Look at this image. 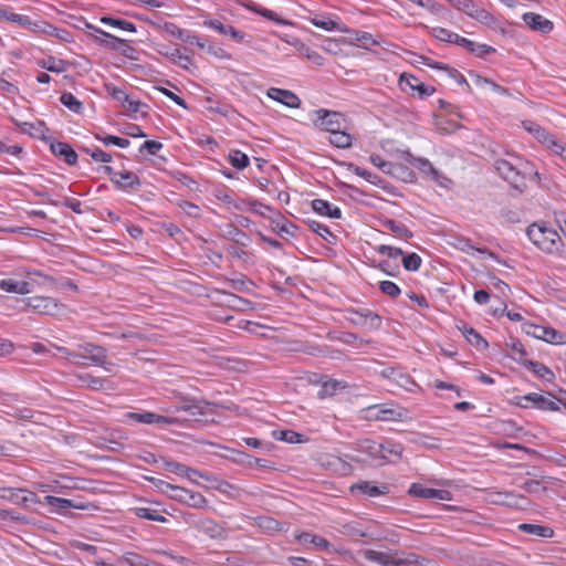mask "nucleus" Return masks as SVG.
<instances>
[{"label": "nucleus", "instance_id": "f257e3e1", "mask_svg": "<svg viewBox=\"0 0 566 566\" xmlns=\"http://www.w3.org/2000/svg\"><path fill=\"white\" fill-rule=\"evenodd\" d=\"M55 348L65 355V359L80 367L87 366H105L107 361V354L105 348L94 345L92 343H85L77 345L76 350H71L66 347L55 346Z\"/></svg>", "mask_w": 566, "mask_h": 566}, {"label": "nucleus", "instance_id": "f03ea898", "mask_svg": "<svg viewBox=\"0 0 566 566\" xmlns=\"http://www.w3.org/2000/svg\"><path fill=\"white\" fill-rule=\"evenodd\" d=\"M526 234L538 249L546 253H559L563 249V242L557 231L546 227L545 223L535 222L531 224Z\"/></svg>", "mask_w": 566, "mask_h": 566}, {"label": "nucleus", "instance_id": "7ed1b4c3", "mask_svg": "<svg viewBox=\"0 0 566 566\" xmlns=\"http://www.w3.org/2000/svg\"><path fill=\"white\" fill-rule=\"evenodd\" d=\"M522 127L531 135H533L541 144L549 148L554 154L564 156V153H566V146L558 143L552 134H549L537 123L532 120H524L522 122Z\"/></svg>", "mask_w": 566, "mask_h": 566}, {"label": "nucleus", "instance_id": "20e7f679", "mask_svg": "<svg viewBox=\"0 0 566 566\" xmlns=\"http://www.w3.org/2000/svg\"><path fill=\"white\" fill-rule=\"evenodd\" d=\"M409 164L419 169L421 174L442 188H449L451 180L436 169L427 158L409 156Z\"/></svg>", "mask_w": 566, "mask_h": 566}, {"label": "nucleus", "instance_id": "39448f33", "mask_svg": "<svg viewBox=\"0 0 566 566\" xmlns=\"http://www.w3.org/2000/svg\"><path fill=\"white\" fill-rule=\"evenodd\" d=\"M449 2L454 9L464 12L482 23L488 24L493 20V17L473 0H449Z\"/></svg>", "mask_w": 566, "mask_h": 566}, {"label": "nucleus", "instance_id": "423d86ee", "mask_svg": "<svg viewBox=\"0 0 566 566\" xmlns=\"http://www.w3.org/2000/svg\"><path fill=\"white\" fill-rule=\"evenodd\" d=\"M166 486L172 491L171 497L175 500L184 502L185 504L196 509L207 506L208 501L201 493L189 491L180 486H174L168 483Z\"/></svg>", "mask_w": 566, "mask_h": 566}, {"label": "nucleus", "instance_id": "0eeeda50", "mask_svg": "<svg viewBox=\"0 0 566 566\" xmlns=\"http://www.w3.org/2000/svg\"><path fill=\"white\" fill-rule=\"evenodd\" d=\"M521 407H528V403H532L535 408L539 410H549V411H557L558 406L557 402L554 400V397L551 395L543 396L537 392H530L527 395H524L518 398L517 402Z\"/></svg>", "mask_w": 566, "mask_h": 566}, {"label": "nucleus", "instance_id": "6e6552de", "mask_svg": "<svg viewBox=\"0 0 566 566\" xmlns=\"http://www.w3.org/2000/svg\"><path fill=\"white\" fill-rule=\"evenodd\" d=\"M526 334L555 345L566 343L563 333L547 326L531 324L526 328Z\"/></svg>", "mask_w": 566, "mask_h": 566}, {"label": "nucleus", "instance_id": "1a4fd4ad", "mask_svg": "<svg viewBox=\"0 0 566 566\" xmlns=\"http://www.w3.org/2000/svg\"><path fill=\"white\" fill-rule=\"evenodd\" d=\"M349 321L359 326H369L371 328H380L381 326V317L368 310V308H357L349 311Z\"/></svg>", "mask_w": 566, "mask_h": 566}, {"label": "nucleus", "instance_id": "9d476101", "mask_svg": "<svg viewBox=\"0 0 566 566\" xmlns=\"http://www.w3.org/2000/svg\"><path fill=\"white\" fill-rule=\"evenodd\" d=\"M315 126L326 132L333 133L342 127V115L337 112L318 109L315 112Z\"/></svg>", "mask_w": 566, "mask_h": 566}, {"label": "nucleus", "instance_id": "9b49d317", "mask_svg": "<svg viewBox=\"0 0 566 566\" xmlns=\"http://www.w3.org/2000/svg\"><path fill=\"white\" fill-rule=\"evenodd\" d=\"M125 419L127 421H134L137 423H145V424H153V423H159V424H174L176 423V420L174 418L160 416L150 411H144V412H126L124 415Z\"/></svg>", "mask_w": 566, "mask_h": 566}, {"label": "nucleus", "instance_id": "f8f14e48", "mask_svg": "<svg viewBox=\"0 0 566 566\" xmlns=\"http://www.w3.org/2000/svg\"><path fill=\"white\" fill-rule=\"evenodd\" d=\"M191 525L211 538L221 539L226 537L224 528L212 518L198 517L191 522Z\"/></svg>", "mask_w": 566, "mask_h": 566}, {"label": "nucleus", "instance_id": "ddd939ff", "mask_svg": "<svg viewBox=\"0 0 566 566\" xmlns=\"http://www.w3.org/2000/svg\"><path fill=\"white\" fill-rule=\"evenodd\" d=\"M202 24L209 29H212L220 33L221 35L229 36L233 41L240 43L244 40L245 34L239 30H237L231 24H224L218 19H206Z\"/></svg>", "mask_w": 566, "mask_h": 566}, {"label": "nucleus", "instance_id": "4468645a", "mask_svg": "<svg viewBox=\"0 0 566 566\" xmlns=\"http://www.w3.org/2000/svg\"><path fill=\"white\" fill-rule=\"evenodd\" d=\"M266 96L277 103H281L290 108H298L301 106L300 97L289 90L270 87Z\"/></svg>", "mask_w": 566, "mask_h": 566}, {"label": "nucleus", "instance_id": "2eb2a0df", "mask_svg": "<svg viewBox=\"0 0 566 566\" xmlns=\"http://www.w3.org/2000/svg\"><path fill=\"white\" fill-rule=\"evenodd\" d=\"M27 306L33 312L45 315L55 314L59 305L57 302L49 296H34L28 300Z\"/></svg>", "mask_w": 566, "mask_h": 566}, {"label": "nucleus", "instance_id": "dca6fc26", "mask_svg": "<svg viewBox=\"0 0 566 566\" xmlns=\"http://www.w3.org/2000/svg\"><path fill=\"white\" fill-rule=\"evenodd\" d=\"M48 142L50 143L51 151L55 156L63 158L67 165L76 164L77 154L69 144L63 143V142H56V140L52 139L51 137L48 139Z\"/></svg>", "mask_w": 566, "mask_h": 566}, {"label": "nucleus", "instance_id": "f3484780", "mask_svg": "<svg viewBox=\"0 0 566 566\" xmlns=\"http://www.w3.org/2000/svg\"><path fill=\"white\" fill-rule=\"evenodd\" d=\"M495 169L497 172L513 186H517L520 180V170L513 163L506 159L495 160Z\"/></svg>", "mask_w": 566, "mask_h": 566}, {"label": "nucleus", "instance_id": "a211bd4d", "mask_svg": "<svg viewBox=\"0 0 566 566\" xmlns=\"http://www.w3.org/2000/svg\"><path fill=\"white\" fill-rule=\"evenodd\" d=\"M523 21L532 30L539 31L542 33H548L553 30V22L538 13H534V12L524 13Z\"/></svg>", "mask_w": 566, "mask_h": 566}, {"label": "nucleus", "instance_id": "6ab92c4d", "mask_svg": "<svg viewBox=\"0 0 566 566\" xmlns=\"http://www.w3.org/2000/svg\"><path fill=\"white\" fill-rule=\"evenodd\" d=\"M358 450L366 453L373 461L386 460L387 455L384 453L382 443H377L373 440H361L358 443Z\"/></svg>", "mask_w": 566, "mask_h": 566}, {"label": "nucleus", "instance_id": "aec40b11", "mask_svg": "<svg viewBox=\"0 0 566 566\" xmlns=\"http://www.w3.org/2000/svg\"><path fill=\"white\" fill-rule=\"evenodd\" d=\"M113 182L120 189H133L140 185L138 176L133 171H118L113 176Z\"/></svg>", "mask_w": 566, "mask_h": 566}, {"label": "nucleus", "instance_id": "412c9836", "mask_svg": "<svg viewBox=\"0 0 566 566\" xmlns=\"http://www.w3.org/2000/svg\"><path fill=\"white\" fill-rule=\"evenodd\" d=\"M312 209L324 217H328L332 219H339L342 217V211L338 207H333L328 201L324 199H314L311 202Z\"/></svg>", "mask_w": 566, "mask_h": 566}, {"label": "nucleus", "instance_id": "4be33fe9", "mask_svg": "<svg viewBox=\"0 0 566 566\" xmlns=\"http://www.w3.org/2000/svg\"><path fill=\"white\" fill-rule=\"evenodd\" d=\"M18 126L21 128V130L23 133L29 134L32 137L43 139L46 142L50 138L46 136V134L49 133V128L41 120H36L34 123H29V122L18 123Z\"/></svg>", "mask_w": 566, "mask_h": 566}, {"label": "nucleus", "instance_id": "5701e85b", "mask_svg": "<svg viewBox=\"0 0 566 566\" xmlns=\"http://www.w3.org/2000/svg\"><path fill=\"white\" fill-rule=\"evenodd\" d=\"M184 403L176 407L177 411L188 412L190 416H203L206 415V407L209 405L203 400H193L182 397Z\"/></svg>", "mask_w": 566, "mask_h": 566}, {"label": "nucleus", "instance_id": "b1692460", "mask_svg": "<svg viewBox=\"0 0 566 566\" xmlns=\"http://www.w3.org/2000/svg\"><path fill=\"white\" fill-rule=\"evenodd\" d=\"M395 551L380 552L375 549H365L361 555L369 562L377 563L381 566H391Z\"/></svg>", "mask_w": 566, "mask_h": 566}, {"label": "nucleus", "instance_id": "393cba45", "mask_svg": "<svg viewBox=\"0 0 566 566\" xmlns=\"http://www.w3.org/2000/svg\"><path fill=\"white\" fill-rule=\"evenodd\" d=\"M0 289L8 293L29 294L32 292L31 284L25 281L6 279L0 281Z\"/></svg>", "mask_w": 566, "mask_h": 566}, {"label": "nucleus", "instance_id": "a878e982", "mask_svg": "<svg viewBox=\"0 0 566 566\" xmlns=\"http://www.w3.org/2000/svg\"><path fill=\"white\" fill-rule=\"evenodd\" d=\"M378 418L384 421H402L408 418V410L403 407H379Z\"/></svg>", "mask_w": 566, "mask_h": 566}, {"label": "nucleus", "instance_id": "bb28decb", "mask_svg": "<svg viewBox=\"0 0 566 566\" xmlns=\"http://www.w3.org/2000/svg\"><path fill=\"white\" fill-rule=\"evenodd\" d=\"M454 248H457L458 250L467 253V254H473L474 252H479L481 254H486L489 255L490 258H494V253L491 252L490 250H488L486 248H475L471 240L467 239V238H457L454 243H453Z\"/></svg>", "mask_w": 566, "mask_h": 566}, {"label": "nucleus", "instance_id": "cd10ccee", "mask_svg": "<svg viewBox=\"0 0 566 566\" xmlns=\"http://www.w3.org/2000/svg\"><path fill=\"white\" fill-rule=\"evenodd\" d=\"M521 532L532 534L543 538H549L554 535L553 528L538 524L523 523L517 526Z\"/></svg>", "mask_w": 566, "mask_h": 566}, {"label": "nucleus", "instance_id": "c85d7f7f", "mask_svg": "<svg viewBox=\"0 0 566 566\" xmlns=\"http://www.w3.org/2000/svg\"><path fill=\"white\" fill-rule=\"evenodd\" d=\"M460 331L471 345L479 349L488 348V342L474 328L463 325Z\"/></svg>", "mask_w": 566, "mask_h": 566}, {"label": "nucleus", "instance_id": "c756f323", "mask_svg": "<svg viewBox=\"0 0 566 566\" xmlns=\"http://www.w3.org/2000/svg\"><path fill=\"white\" fill-rule=\"evenodd\" d=\"M120 560H123L128 566H161L160 564L133 552L124 553L120 557Z\"/></svg>", "mask_w": 566, "mask_h": 566}, {"label": "nucleus", "instance_id": "7c9ffc66", "mask_svg": "<svg viewBox=\"0 0 566 566\" xmlns=\"http://www.w3.org/2000/svg\"><path fill=\"white\" fill-rule=\"evenodd\" d=\"M392 384L396 385L397 387L402 388L410 392H415L419 388V386L411 378V376L401 369L399 370L397 376L394 378Z\"/></svg>", "mask_w": 566, "mask_h": 566}, {"label": "nucleus", "instance_id": "2f4dec72", "mask_svg": "<svg viewBox=\"0 0 566 566\" xmlns=\"http://www.w3.org/2000/svg\"><path fill=\"white\" fill-rule=\"evenodd\" d=\"M164 30L167 33H169L170 35L178 38L179 40H181L185 43H192V40L195 39L193 33H191L190 31L180 29L179 27H177L175 23H171V22L165 23Z\"/></svg>", "mask_w": 566, "mask_h": 566}, {"label": "nucleus", "instance_id": "473e14b6", "mask_svg": "<svg viewBox=\"0 0 566 566\" xmlns=\"http://www.w3.org/2000/svg\"><path fill=\"white\" fill-rule=\"evenodd\" d=\"M77 379L82 382V386L94 390L106 389L107 380L101 377H95L90 374H82L77 376Z\"/></svg>", "mask_w": 566, "mask_h": 566}, {"label": "nucleus", "instance_id": "72a5a7b5", "mask_svg": "<svg viewBox=\"0 0 566 566\" xmlns=\"http://www.w3.org/2000/svg\"><path fill=\"white\" fill-rule=\"evenodd\" d=\"M247 8L249 10L269 19V20H272V21L279 23V24H283V25L291 24L290 21L280 18L274 11L263 8L259 4L252 3V4L247 6Z\"/></svg>", "mask_w": 566, "mask_h": 566}, {"label": "nucleus", "instance_id": "f704fd0d", "mask_svg": "<svg viewBox=\"0 0 566 566\" xmlns=\"http://www.w3.org/2000/svg\"><path fill=\"white\" fill-rule=\"evenodd\" d=\"M329 143L338 148H348L353 144L352 135L337 129L329 135Z\"/></svg>", "mask_w": 566, "mask_h": 566}, {"label": "nucleus", "instance_id": "c9c22d12", "mask_svg": "<svg viewBox=\"0 0 566 566\" xmlns=\"http://www.w3.org/2000/svg\"><path fill=\"white\" fill-rule=\"evenodd\" d=\"M355 489L359 490L361 493L367 494L368 496L371 497L386 494L388 490L386 485L377 486L367 481L358 483L355 486H352V490Z\"/></svg>", "mask_w": 566, "mask_h": 566}, {"label": "nucleus", "instance_id": "e433bc0d", "mask_svg": "<svg viewBox=\"0 0 566 566\" xmlns=\"http://www.w3.org/2000/svg\"><path fill=\"white\" fill-rule=\"evenodd\" d=\"M384 227L394 232L400 239L407 240L412 238V232L401 222H397L395 220H386L384 222Z\"/></svg>", "mask_w": 566, "mask_h": 566}, {"label": "nucleus", "instance_id": "4c0bfd02", "mask_svg": "<svg viewBox=\"0 0 566 566\" xmlns=\"http://www.w3.org/2000/svg\"><path fill=\"white\" fill-rule=\"evenodd\" d=\"M295 538L302 544L311 543L319 548H327L329 546V543L326 538L313 535L311 533L295 534Z\"/></svg>", "mask_w": 566, "mask_h": 566}, {"label": "nucleus", "instance_id": "58836bf2", "mask_svg": "<svg viewBox=\"0 0 566 566\" xmlns=\"http://www.w3.org/2000/svg\"><path fill=\"white\" fill-rule=\"evenodd\" d=\"M345 387H346V384L344 381L336 380V379H327L322 384V387L319 390V396L321 397L333 396L337 391L344 389Z\"/></svg>", "mask_w": 566, "mask_h": 566}, {"label": "nucleus", "instance_id": "ea45409f", "mask_svg": "<svg viewBox=\"0 0 566 566\" xmlns=\"http://www.w3.org/2000/svg\"><path fill=\"white\" fill-rule=\"evenodd\" d=\"M229 163L235 169L242 170L249 166V157L238 149H232L228 156Z\"/></svg>", "mask_w": 566, "mask_h": 566}, {"label": "nucleus", "instance_id": "a19ab883", "mask_svg": "<svg viewBox=\"0 0 566 566\" xmlns=\"http://www.w3.org/2000/svg\"><path fill=\"white\" fill-rule=\"evenodd\" d=\"M133 512L137 517L155 521L159 523H166L167 518L159 514L156 510L150 507H135Z\"/></svg>", "mask_w": 566, "mask_h": 566}, {"label": "nucleus", "instance_id": "79ce46f5", "mask_svg": "<svg viewBox=\"0 0 566 566\" xmlns=\"http://www.w3.org/2000/svg\"><path fill=\"white\" fill-rule=\"evenodd\" d=\"M39 65L42 69H45L50 72L62 73L66 70V63L61 59H55L53 56H49L48 59H43L39 62Z\"/></svg>", "mask_w": 566, "mask_h": 566}, {"label": "nucleus", "instance_id": "37998d69", "mask_svg": "<svg viewBox=\"0 0 566 566\" xmlns=\"http://www.w3.org/2000/svg\"><path fill=\"white\" fill-rule=\"evenodd\" d=\"M308 20L313 25L325 31L340 30L338 22L325 15H315Z\"/></svg>", "mask_w": 566, "mask_h": 566}, {"label": "nucleus", "instance_id": "c03bdc74", "mask_svg": "<svg viewBox=\"0 0 566 566\" xmlns=\"http://www.w3.org/2000/svg\"><path fill=\"white\" fill-rule=\"evenodd\" d=\"M436 489L427 488L420 483H412L409 488V494L420 499L433 500Z\"/></svg>", "mask_w": 566, "mask_h": 566}, {"label": "nucleus", "instance_id": "a18cd8bd", "mask_svg": "<svg viewBox=\"0 0 566 566\" xmlns=\"http://www.w3.org/2000/svg\"><path fill=\"white\" fill-rule=\"evenodd\" d=\"M308 226L313 232L323 238L326 242L333 243L336 237L332 233V231L325 224L317 221H310Z\"/></svg>", "mask_w": 566, "mask_h": 566}, {"label": "nucleus", "instance_id": "49530a36", "mask_svg": "<svg viewBox=\"0 0 566 566\" xmlns=\"http://www.w3.org/2000/svg\"><path fill=\"white\" fill-rule=\"evenodd\" d=\"M101 22L127 32H136L135 24L126 20L115 19L112 17H102Z\"/></svg>", "mask_w": 566, "mask_h": 566}, {"label": "nucleus", "instance_id": "de8ad7c7", "mask_svg": "<svg viewBox=\"0 0 566 566\" xmlns=\"http://www.w3.org/2000/svg\"><path fill=\"white\" fill-rule=\"evenodd\" d=\"M165 56L169 57L174 63L185 70H189L192 65L191 59L188 55H184L179 49H174L170 53H165Z\"/></svg>", "mask_w": 566, "mask_h": 566}, {"label": "nucleus", "instance_id": "09e8293b", "mask_svg": "<svg viewBox=\"0 0 566 566\" xmlns=\"http://www.w3.org/2000/svg\"><path fill=\"white\" fill-rule=\"evenodd\" d=\"M60 102L67 107L70 111L80 113L83 104L72 93L65 92L61 95Z\"/></svg>", "mask_w": 566, "mask_h": 566}, {"label": "nucleus", "instance_id": "8fccbe9b", "mask_svg": "<svg viewBox=\"0 0 566 566\" xmlns=\"http://www.w3.org/2000/svg\"><path fill=\"white\" fill-rule=\"evenodd\" d=\"M227 237L231 239L235 244L247 247L250 242V238L242 230L235 227H229Z\"/></svg>", "mask_w": 566, "mask_h": 566}, {"label": "nucleus", "instance_id": "3c124183", "mask_svg": "<svg viewBox=\"0 0 566 566\" xmlns=\"http://www.w3.org/2000/svg\"><path fill=\"white\" fill-rule=\"evenodd\" d=\"M273 436L275 439L287 443H300L303 441L302 434L292 430L273 431Z\"/></svg>", "mask_w": 566, "mask_h": 566}, {"label": "nucleus", "instance_id": "603ef678", "mask_svg": "<svg viewBox=\"0 0 566 566\" xmlns=\"http://www.w3.org/2000/svg\"><path fill=\"white\" fill-rule=\"evenodd\" d=\"M95 138L101 140L106 146L115 145V146H118L120 148H127L129 146V144H130L128 139L122 138V137H117V136H113V135H104L103 136V135L96 134Z\"/></svg>", "mask_w": 566, "mask_h": 566}, {"label": "nucleus", "instance_id": "864d4df0", "mask_svg": "<svg viewBox=\"0 0 566 566\" xmlns=\"http://www.w3.org/2000/svg\"><path fill=\"white\" fill-rule=\"evenodd\" d=\"M412 562H417L416 554L395 551L391 566H412Z\"/></svg>", "mask_w": 566, "mask_h": 566}, {"label": "nucleus", "instance_id": "5fc2aeb1", "mask_svg": "<svg viewBox=\"0 0 566 566\" xmlns=\"http://www.w3.org/2000/svg\"><path fill=\"white\" fill-rule=\"evenodd\" d=\"M342 533L350 537H366L368 534L359 527L356 522H349L342 525Z\"/></svg>", "mask_w": 566, "mask_h": 566}, {"label": "nucleus", "instance_id": "6e6d98bb", "mask_svg": "<svg viewBox=\"0 0 566 566\" xmlns=\"http://www.w3.org/2000/svg\"><path fill=\"white\" fill-rule=\"evenodd\" d=\"M44 503L55 507L57 511L66 510L70 509V506H73L72 500L57 497L53 495L44 496Z\"/></svg>", "mask_w": 566, "mask_h": 566}, {"label": "nucleus", "instance_id": "4d7b16f0", "mask_svg": "<svg viewBox=\"0 0 566 566\" xmlns=\"http://www.w3.org/2000/svg\"><path fill=\"white\" fill-rule=\"evenodd\" d=\"M422 260L417 253H408L402 258V266L407 271H417L421 266Z\"/></svg>", "mask_w": 566, "mask_h": 566}, {"label": "nucleus", "instance_id": "13d9d810", "mask_svg": "<svg viewBox=\"0 0 566 566\" xmlns=\"http://www.w3.org/2000/svg\"><path fill=\"white\" fill-rule=\"evenodd\" d=\"M84 153H86L87 155H90L92 157L93 160L95 161H99V163H109L112 161V155L99 149V148H83L82 149Z\"/></svg>", "mask_w": 566, "mask_h": 566}, {"label": "nucleus", "instance_id": "bf43d9fd", "mask_svg": "<svg viewBox=\"0 0 566 566\" xmlns=\"http://www.w3.org/2000/svg\"><path fill=\"white\" fill-rule=\"evenodd\" d=\"M167 468L169 471L179 474V475H186L188 479H191V474H199V471L195 469H190L184 464L177 463V462H169L167 463Z\"/></svg>", "mask_w": 566, "mask_h": 566}, {"label": "nucleus", "instance_id": "052dcab7", "mask_svg": "<svg viewBox=\"0 0 566 566\" xmlns=\"http://www.w3.org/2000/svg\"><path fill=\"white\" fill-rule=\"evenodd\" d=\"M430 33L433 38L438 39L439 41L448 43H451V41H453V36L455 35L454 32L441 27L431 28Z\"/></svg>", "mask_w": 566, "mask_h": 566}, {"label": "nucleus", "instance_id": "680f3d73", "mask_svg": "<svg viewBox=\"0 0 566 566\" xmlns=\"http://www.w3.org/2000/svg\"><path fill=\"white\" fill-rule=\"evenodd\" d=\"M384 453L387 455L386 460H389V455H394L400 459L402 455L403 447L400 443L387 441L382 444Z\"/></svg>", "mask_w": 566, "mask_h": 566}, {"label": "nucleus", "instance_id": "e2e57ef3", "mask_svg": "<svg viewBox=\"0 0 566 566\" xmlns=\"http://www.w3.org/2000/svg\"><path fill=\"white\" fill-rule=\"evenodd\" d=\"M379 290L390 297H397L401 293L399 286L391 281H380Z\"/></svg>", "mask_w": 566, "mask_h": 566}, {"label": "nucleus", "instance_id": "0e129e2a", "mask_svg": "<svg viewBox=\"0 0 566 566\" xmlns=\"http://www.w3.org/2000/svg\"><path fill=\"white\" fill-rule=\"evenodd\" d=\"M530 365H531L533 371L541 378L547 379V380L553 378V376H554L553 371L545 365H543L538 361H530Z\"/></svg>", "mask_w": 566, "mask_h": 566}, {"label": "nucleus", "instance_id": "69168bd1", "mask_svg": "<svg viewBox=\"0 0 566 566\" xmlns=\"http://www.w3.org/2000/svg\"><path fill=\"white\" fill-rule=\"evenodd\" d=\"M296 227L292 224L291 222H287L286 220H283L282 222H277L274 231L281 237L285 238V235H294V230Z\"/></svg>", "mask_w": 566, "mask_h": 566}, {"label": "nucleus", "instance_id": "338daca9", "mask_svg": "<svg viewBox=\"0 0 566 566\" xmlns=\"http://www.w3.org/2000/svg\"><path fill=\"white\" fill-rule=\"evenodd\" d=\"M353 33L355 35L354 39L358 42H361L364 49H370V46L378 43L368 32L355 31Z\"/></svg>", "mask_w": 566, "mask_h": 566}, {"label": "nucleus", "instance_id": "774afa93", "mask_svg": "<svg viewBox=\"0 0 566 566\" xmlns=\"http://www.w3.org/2000/svg\"><path fill=\"white\" fill-rule=\"evenodd\" d=\"M207 103L209 104L207 106V109L209 112L218 113L224 117L229 116L230 113L232 112V108L228 104H219V103L212 104L211 98H207Z\"/></svg>", "mask_w": 566, "mask_h": 566}]
</instances>
